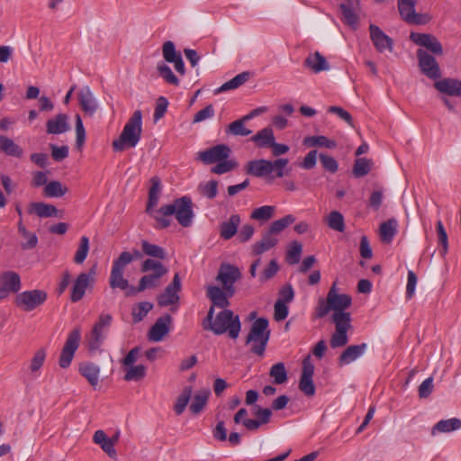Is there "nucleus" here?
<instances>
[{
	"label": "nucleus",
	"mask_w": 461,
	"mask_h": 461,
	"mask_svg": "<svg viewBox=\"0 0 461 461\" xmlns=\"http://www.w3.org/2000/svg\"><path fill=\"white\" fill-rule=\"evenodd\" d=\"M327 296L333 311L331 321L335 325V332L330 338V347L340 348L347 345L348 341L347 333L351 328V314L345 310L351 306L352 299L347 294L337 293V282L332 284Z\"/></svg>",
	"instance_id": "1"
},
{
	"label": "nucleus",
	"mask_w": 461,
	"mask_h": 461,
	"mask_svg": "<svg viewBox=\"0 0 461 461\" xmlns=\"http://www.w3.org/2000/svg\"><path fill=\"white\" fill-rule=\"evenodd\" d=\"M202 325L203 330H211L214 335L227 333L232 339H236L241 330L240 316L229 309L221 310L214 317V309L210 307Z\"/></svg>",
	"instance_id": "2"
},
{
	"label": "nucleus",
	"mask_w": 461,
	"mask_h": 461,
	"mask_svg": "<svg viewBox=\"0 0 461 461\" xmlns=\"http://www.w3.org/2000/svg\"><path fill=\"white\" fill-rule=\"evenodd\" d=\"M142 113L136 110L124 125L118 139L112 143L114 151L135 148L141 138Z\"/></svg>",
	"instance_id": "3"
},
{
	"label": "nucleus",
	"mask_w": 461,
	"mask_h": 461,
	"mask_svg": "<svg viewBox=\"0 0 461 461\" xmlns=\"http://www.w3.org/2000/svg\"><path fill=\"white\" fill-rule=\"evenodd\" d=\"M288 163V158H284L273 161L264 158L250 160L246 165V173L256 177H266L270 180L282 178L285 175V169Z\"/></svg>",
	"instance_id": "4"
},
{
	"label": "nucleus",
	"mask_w": 461,
	"mask_h": 461,
	"mask_svg": "<svg viewBox=\"0 0 461 461\" xmlns=\"http://www.w3.org/2000/svg\"><path fill=\"white\" fill-rule=\"evenodd\" d=\"M268 320L261 317L257 319L251 325L246 338V345H250V352L263 357L266 351L271 331L268 329Z\"/></svg>",
	"instance_id": "5"
},
{
	"label": "nucleus",
	"mask_w": 461,
	"mask_h": 461,
	"mask_svg": "<svg viewBox=\"0 0 461 461\" xmlns=\"http://www.w3.org/2000/svg\"><path fill=\"white\" fill-rule=\"evenodd\" d=\"M160 212L165 215L175 214L178 223L185 228L192 225L194 217L192 199L189 196H182L171 204L161 206Z\"/></svg>",
	"instance_id": "6"
},
{
	"label": "nucleus",
	"mask_w": 461,
	"mask_h": 461,
	"mask_svg": "<svg viewBox=\"0 0 461 461\" xmlns=\"http://www.w3.org/2000/svg\"><path fill=\"white\" fill-rule=\"evenodd\" d=\"M113 317L109 313H101L98 320L94 324L90 334L86 337L87 345L90 350L98 349L111 327Z\"/></svg>",
	"instance_id": "7"
},
{
	"label": "nucleus",
	"mask_w": 461,
	"mask_h": 461,
	"mask_svg": "<svg viewBox=\"0 0 461 461\" xmlns=\"http://www.w3.org/2000/svg\"><path fill=\"white\" fill-rule=\"evenodd\" d=\"M47 299L48 294L46 291L33 289L17 294L14 303L22 311L32 312L45 303Z\"/></svg>",
	"instance_id": "8"
},
{
	"label": "nucleus",
	"mask_w": 461,
	"mask_h": 461,
	"mask_svg": "<svg viewBox=\"0 0 461 461\" xmlns=\"http://www.w3.org/2000/svg\"><path fill=\"white\" fill-rule=\"evenodd\" d=\"M130 259L131 258H127L126 256H123L118 257L113 260L109 277V285L111 288H119L121 290H126L127 292L130 291L131 286L130 285L129 281L123 276L124 269L126 266L129 265Z\"/></svg>",
	"instance_id": "9"
},
{
	"label": "nucleus",
	"mask_w": 461,
	"mask_h": 461,
	"mask_svg": "<svg viewBox=\"0 0 461 461\" xmlns=\"http://www.w3.org/2000/svg\"><path fill=\"white\" fill-rule=\"evenodd\" d=\"M81 339V332L79 328L74 329L68 336V339L61 350L59 365L61 368H68L74 357L79 342Z\"/></svg>",
	"instance_id": "10"
},
{
	"label": "nucleus",
	"mask_w": 461,
	"mask_h": 461,
	"mask_svg": "<svg viewBox=\"0 0 461 461\" xmlns=\"http://www.w3.org/2000/svg\"><path fill=\"white\" fill-rule=\"evenodd\" d=\"M241 277V273L237 267L230 264H221L216 280L222 285V289L229 292V295L235 293L234 284Z\"/></svg>",
	"instance_id": "11"
},
{
	"label": "nucleus",
	"mask_w": 461,
	"mask_h": 461,
	"mask_svg": "<svg viewBox=\"0 0 461 461\" xmlns=\"http://www.w3.org/2000/svg\"><path fill=\"white\" fill-rule=\"evenodd\" d=\"M341 20L344 23L356 30L359 23V13L361 11L359 0H341L339 4Z\"/></svg>",
	"instance_id": "12"
},
{
	"label": "nucleus",
	"mask_w": 461,
	"mask_h": 461,
	"mask_svg": "<svg viewBox=\"0 0 461 461\" xmlns=\"http://www.w3.org/2000/svg\"><path fill=\"white\" fill-rule=\"evenodd\" d=\"M22 281L18 273L5 271L0 274V301L6 299L11 294H19Z\"/></svg>",
	"instance_id": "13"
},
{
	"label": "nucleus",
	"mask_w": 461,
	"mask_h": 461,
	"mask_svg": "<svg viewBox=\"0 0 461 461\" xmlns=\"http://www.w3.org/2000/svg\"><path fill=\"white\" fill-rule=\"evenodd\" d=\"M95 267H91L87 273L83 272L78 275L71 289V302H79L84 297L86 288L95 283Z\"/></svg>",
	"instance_id": "14"
},
{
	"label": "nucleus",
	"mask_w": 461,
	"mask_h": 461,
	"mask_svg": "<svg viewBox=\"0 0 461 461\" xmlns=\"http://www.w3.org/2000/svg\"><path fill=\"white\" fill-rule=\"evenodd\" d=\"M417 57L422 74L430 79H438L441 77L439 65L433 56L420 49L417 51Z\"/></svg>",
	"instance_id": "15"
},
{
	"label": "nucleus",
	"mask_w": 461,
	"mask_h": 461,
	"mask_svg": "<svg viewBox=\"0 0 461 461\" xmlns=\"http://www.w3.org/2000/svg\"><path fill=\"white\" fill-rule=\"evenodd\" d=\"M231 149L225 144H219L205 150L200 151L197 159H200L206 165L214 164L220 160L228 158Z\"/></svg>",
	"instance_id": "16"
},
{
	"label": "nucleus",
	"mask_w": 461,
	"mask_h": 461,
	"mask_svg": "<svg viewBox=\"0 0 461 461\" xmlns=\"http://www.w3.org/2000/svg\"><path fill=\"white\" fill-rule=\"evenodd\" d=\"M172 317L169 314L159 317L149 330L148 338L150 341L159 342L170 330Z\"/></svg>",
	"instance_id": "17"
},
{
	"label": "nucleus",
	"mask_w": 461,
	"mask_h": 461,
	"mask_svg": "<svg viewBox=\"0 0 461 461\" xmlns=\"http://www.w3.org/2000/svg\"><path fill=\"white\" fill-rule=\"evenodd\" d=\"M410 39L417 45L422 46L436 55L443 54V48L432 34L411 32Z\"/></svg>",
	"instance_id": "18"
},
{
	"label": "nucleus",
	"mask_w": 461,
	"mask_h": 461,
	"mask_svg": "<svg viewBox=\"0 0 461 461\" xmlns=\"http://www.w3.org/2000/svg\"><path fill=\"white\" fill-rule=\"evenodd\" d=\"M181 288L179 275L175 274L172 282L167 286L165 292L158 297V303L160 306H167L179 300L178 292Z\"/></svg>",
	"instance_id": "19"
},
{
	"label": "nucleus",
	"mask_w": 461,
	"mask_h": 461,
	"mask_svg": "<svg viewBox=\"0 0 461 461\" xmlns=\"http://www.w3.org/2000/svg\"><path fill=\"white\" fill-rule=\"evenodd\" d=\"M28 212L41 218H63V211L59 210L55 205L43 202H33L29 204Z\"/></svg>",
	"instance_id": "20"
},
{
	"label": "nucleus",
	"mask_w": 461,
	"mask_h": 461,
	"mask_svg": "<svg viewBox=\"0 0 461 461\" xmlns=\"http://www.w3.org/2000/svg\"><path fill=\"white\" fill-rule=\"evenodd\" d=\"M369 31L370 38L377 51H392L393 40L388 35H386L378 26L375 24H370Z\"/></svg>",
	"instance_id": "21"
},
{
	"label": "nucleus",
	"mask_w": 461,
	"mask_h": 461,
	"mask_svg": "<svg viewBox=\"0 0 461 461\" xmlns=\"http://www.w3.org/2000/svg\"><path fill=\"white\" fill-rule=\"evenodd\" d=\"M206 294L207 297L211 300V307H213V309H215V307H219L224 310L227 309V307L230 304L229 298L232 295H229V292L221 289L219 286L209 285L207 287Z\"/></svg>",
	"instance_id": "22"
},
{
	"label": "nucleus",
	"mask_w": 461,
	"mask_h": 461,
	"mask_svg": "<svg viewBox=\"0 0 461 461\" xmlns=\"http://www.w3.org/2000/svg\"><path fill=\"white\" fill-rule=\"evenodd\" d=\"M416 0H398V10L401 17L407 23L420 24V15L415 12Z\"/></svg>",
	"instance_id": "23"
},
{
	"label": "nucleus",
	"mask_w": 461,
	"mask_h": 461,
	"mask_svg": "<svg viewBox=\"0 0 461 461\" xmlns=\"http://www.w3.org/2000/svg\"><path fill=\"white\" fill-rule=\"evenodd\" d=\"M78 101L81 109L90 116H92L98 109V104L87 86H84L78 92Z\"/></svg>",
	"instance_id": "24"
},
{
	"label": "nucleus",
	"mask_w": 461,
	"mask_h": 461,
	"mask_svg": "<svg viewBox=\"0 0 461 461\" xmlns=\"http://www.w3.org/2000/svg\"><path fill=\"white\" fill-rule=\"evenodd\" d=\"M278 241L279 239L277 237H274L268 232L264 231L261 239L252 245L251 255L254 257H258L276 247Z\"/></svg>",
	"instance_id": "25"
},
{
	"label": "nucleus",
	"mask_w": 461,
	"mask_h": 461,
	"mask_svg": "<svg viewBox=\"0 0 461 461\" xmlns=\"http://www.w3.org/2000/svg\"><path fill=\"white\" fill-rule=\"evenodd\" d=\"M434 87L440 93L452 96H461V81L444 78L434 83Z\"/></svg>",
	"instance_id": "26"
},
{
	"label": "nucleus",
	"mask_w": 461,
	"mask_h": 461,
	"mask_svg": "<svg viewBox=\"0 0 461 461\" xmlns=\"http://www.w3.org/2000/svg\"><path fill=\"white\" fill-rule=\"evenodd\" d=\"M303 65L316 74L330 68V65L325 57L318 51L309 54L304 59Z\"/></svg>",
	"instance_id": "27"
},
{
	"label": "nucleus",
	"mask_w": 461,
	"mask_h": 461,
	"mask_svg": "<svg viewBox=\"0 0 461 461\" xmlns=\"http://www.w3.org/2000/svg\"><path fill=\"white\" fill-rule=\"evenodd\" d=\"M366 348V343L348 347L339 357V366L348 365L355 361L365 353Z\"/></svg>",
	"instance_id": "28"
},
{
	"label": "nucleus",
	"mask_w": 461,
	"mask_h": 461,
	"mask_svg": "<svg viewBox=\"0 0 461 461\" xmlns=\"http://www.w3.org/2000/svg\"><path fill=\"white\" fill-rule=\"evenodd\" d=\"M461 429V420L451 418L438 421L431 429V435L436 436L440 433H450Z\"/></svg>",
	"instance_id": "29"
},
{
	"label": "nucleus",
	"mask_w": 461,
	"mask_h": 461,
	"mask_svg": "<svg viewBox=\"0 0 461 461\" xmlns=\"http://www.w3.org/2000/svg\"><path fill=\"white\" fill-rule=\"evenodd\" d=\"M93 441L101 447L104 452H105L111 458H117V452L114 448V445L106 436L105 432L102 429L96 430L93 436Z\"/></svg>",
	"instance_id": "30"
},
{
	"label": "nucleus",
	"mask_w": 461,
	"mask_h": 461,
	"mask_svg": "<svg viewBox=\"0 0 461 461\" xmlns=\"http://www.w3.org/2000/svg\"><path fill=\"white\" fill-rule=\"evenodd\" d=\"M240 224V217L238 214H232L228 221H223L220 226V236L225 240L231 239L238 231Z\"/></svg>",
	"instance_id": "31"
},
{
	"label": "nucleus",
	"mask_w": 461,
	"mask_h": 461,
	"mask_svg": "<svg viewBox=\"0 0 461 461\" xmlns=\"http://www.w3.org/2000/svg\"><path fill=\"white\" fill-rule=\"evenodd\" d=\"M47 132L50 134H60L69 130L68 116L64 113L58 114L55 118L47 122Z\"/></svg>",
	"instance_id": "32"
},
{
	"label": "nucleus",
	"mask_w": 461,
	"mask_h": 461,
	"mask_svg": "<svg viewBox=\"0 0 461 461\" xmlns=\"http://www.w3.org/2000/svg\"><path fill=\"white\" fill-rule=\"evenodd\" d=\"M161 276H157V274H150L143 276L138 284L137 287L131 286L130 291L126 292V295H133L137 293L142 292L147 288H153L158 285V280Z\"/></svg>",
	"instance_id": "33"
},
{
	"label": "nucleus",
	"mask_w": 461,
	"mask_h": 461,
	"mask_svg": "<svg viewBox=\"0 0 461 461\" xmlns=\"http://www.w3.org/2000/svg\"><path fill=\"white\" fill-rule=\"evenodd\" d=\"M0 151L14 158H21L23 155V149L12 139L5 135H0Z\"/></svg>",
	"instance_id": "34"
},
{
	"label": "nucleus",
	"mask_w": 461,
	"mask_h": 461,
	"mask_svg": "<svg viewBox=\"0 0 461 461\" xmlns=\"http://www.w3.org/2000/svg\"><path fill=\"white\" fill-rule=\"evenodd\" d=\"M79 373L88 381V383L95 387L99 383L100 368L93 363H83L79 366Z\"/></svg>",
	"instance_id": "35"
},
{
	"label": "nucleus",
	"mask_w": 461,
	"mask_h": 461,
	"mask_svg": "<svg viewBox=\"0 0 461 461\" xmlns=\"http://www.w3.org/2000/svg\"><path fill=\"white\" fill-rule=\"evenodd\" d=\"M398 222L394 218L383 222L379 228L380 239L384 243H391L397 233Z\"/></svg>",
	"instance_id": "36"
},
{
	"label": "nucleus",
	"mask_w": 461,
	"mask_h": 461,
	"mask_svg": "<svg viewBox=\"0 0 461 461\" xmlns=\"http://www.w3.org/2000/svg\"><path fill=\"white\" fill-rule=\"evenodd\" d=\"M274 131L270 127H266L258 131L252 138L251 140L258 148H270L275 140Z\"/></svg>",
	"instance_id": "37"
},
{
	"label": "nucleus",
	"mask_w": 461,
	"mask_h": 461,
	"mask_svg": "<svg viewBox=\"0 0 461 461\" xmlns=\"http://www.w3.org/2000/svg\"><path fill=\"white\" fill-rule=\"evenodd\" d=\"M250 77V73L249 71H244L240 74L236 75L233 78L230 80L225 82L222 84L220 87H218L214 93L220 94L222 92H226L229 90L237 89L243 84H245Z\"/></svg>",
	"instance_id": "38"
},
{
	"label": "nucleus",
	"mask_w": 461,
	"mask_h": 461,
	"mask_svg": "<svg viewBox=\"0 0 461 461\" xmlns=\"http://www.w3.org/2000/svg\"><path fill=\"white\" fill-rule=\"evenodd\" d=\"M151 186L149 190V200L147 203L146 212L147 213H151V210L157 206L158 203L159 194L161 192V183L160 179L157 176H154L150 180Z\"/></svg>",
	"instance_id": "39"
},
{
	"label": "nucleus",
	"mask_w": 461,
	"mask_h": 461,
	"mask_svg": "<svg viewBox=\"0 0 461 461\" xmlns=\"http://www.w3.org/2000/svg\"><path fill=\"white\" fill-rule=\"evenodd\" d=\"M68 187L64 186L59 181L52 180L43 188V195L49 198L62 197L68 193Z\"/></svg>",
	"instance_id": "40"
},
{
	"label": "nucleus",
	"mask_w": 461,
	"mask_h": 461,
	"mask_svg": "<svg viewBox=\"0 0 461 461\" xmlns=\"http://www.w3.org/2000/svg\"><path fill=\"white\" fill-rule=\"evenodd\" d=\"M294 221V216L292 214L285 215L281 219L274 221L266 231L274 237H277L279 233Z\"/></svg>",
	"instance_id": "41"
},
{
	"label": "nucleus",
	"mask_w": 461,
	"mask_h": 461,
	"mask_svg": "<svg viewBox=\"0 0 461 461\" xmlns=\"http://www.w3.org/2000/svg\"><path fill=\"white\" fill-rule=\"evenodd\" d=\"M303 145L306 147H324L327 149H335L337 142L328 139L326 136H309L303 139Z\"/></svg>",
	"instance_id": "42"
},
{
	"label": "nucleus",
	"mask_w": 461,
	"mask_h": 461,
	"mask_svg": "<svg viewBox=\"0 0 461 461\" xmlns=\"http://www.w3.org/2000/svg\"><path fill=\"white\" fill-rule=\"evenodd\" d=\"M210 393V391L207 389H203L196 393V394L194 397L193 402L189 407L193 414H199L203 410L207 403Z\"/></svg>",
	"instance_id": "43"
},
{
	"label": "nucleus",
	"mask_w": 461,
	"mask_h": 461,
	"mask_svg": "<svg viewBox=\"0 0 461 461\" xmlns=\"http://www.w3.org/2000/svg\"><path fill=\"white\" fill-rule=\"evenodd\" d=\"M246 122H248V120H245L244 116L234 121L227 126L225 132L232 136L250 135L252 131L245 126Z\"/></svg>",
	"instance_id": "44"
},
{
	"label": "nucleus",
	"mask_w": 461,
	"mask_h": 461,
	"mask_svg": "<svg viewBox=\"0 0 461 461\" xmlns=\"http://www.w3.org/2000/svg\"><path fill=\"white\" fill-rule=\"evenodd\" d=\"M373 161L366 158H357L353 165L352 173L356 177H363L369 174L373 167Z\"/></svg>",
	"instance_id": "45"
},
{
	"label": "nucleus",
	"mask_w": 461,
	"mask_h": 461,
	"mask_svg": "<svg viewBox=\"0 0 461 461\" xmlns=\"http://www.w3.org/2000/svg\"><path fill=\"white\" fill-rule=\"evenodd\" d=\"M142 253L158 259H165L167 253L165 249L156 244H152L147 240H141Z\"/></svg>",
	"instance_id": "46"
},
{
	"label": "nucleus",
	"mask_w": 461,
	"mask_h": 461,
	"mask_svg": "<svg viewBox=\"0 0 461 461\" xmlns=\"http://www.w3.org/2000/svg\"><path fill=\"white\" fill-rule=\"evenodd\" d=\"M192 393V387L186 386L184 388L182 393L177 396L176 403L174 405V411L176 415H181L184 412L190 401Z\"/></svg>",
	"instance_id": "47"
},
{
	"label": "nucleus",
	"mask_w": 461,
	"mask_h": 461,
	"mask_svg": "<svg viewBox=\"0 0 461 461\" xmlns=\"http://www.w3.org/2000/svg\"><path fill=\"white\" fill-rule=\"evenodd\" d=\"M124 374L123 379L125 381H140L146 376L147 368L143 365H131L128 366Z\"/></svg>",
	"instance_id": "48"
},
{
	"label": "nucleus",
	"mask_w": 461,
	"mask_h": 461,
	"mask_svg": "<svg viewBox=\"0 0 461 461\" xmlns=\"http://www.w3.org/2000/svg\"><path fill=\"white\" fill-rule=\"evenodd\" d=\"M140 270L144 273L153 271V274H157V276H163L167 273V268L162 263L151 258L143 261Z\"/></svg>",
	"instance_id": "49"
},
{
	"label": "nucleus",
	"mask_w": 461,
	"mask_h": 461,
	"mask_svg": "<svg viewBox=\"0 0 461 461\" xmlns=\"http://www.w3.org/2000/svg\"><path fill=\"white\" fill-rule=\"evenodd\" d=\"M328 226L336 231L343 232L345 230V221L343 215L338 212H331L326 219Z\"/></svg>",
	"instance_id": "50"
},
{
	"label": "nucleus",
	"mask_w": 461,
	"mask_h": 461,
	"mask_svg": "<svg viewBox=\"0 0 461 461\" xmlns=\"http://www.w3.org/2000/svg\"><path fill=\"white\" fill-rule=\"evenodd\" d=\"M269 375L274 379L276 384H282L287 380V371L285 364L282 362L273 365L269 371Z\"/></svg>",
	"instance_id": "51"
},
{
	"label": "nucleus",
	"mask_w": 461,
	"mask_h": 461,
	"mask_svg": "<svg viewBox=\"0 0 461 461\" xmlns=\"http://www.w3.org/2000/svg\"><path fill=\"white\" fill-rule=\"evenodd\" d=\"M152 308H153V303H151L149 302H141V303H139L138 304H136L132 308V312H131L133 321L135 323L141 321L147 316L149 312H150L152 310Z\"/></svg>",
	"instance_id": "52"
},
{
	"label": "nucleus",
	"mask_w": 461,
	"mask_h": 461,
	"mask_svg": "<svg viewBox=\"0 0 461 461\" xmlns=\"http://www.w3.org/2000/svg\"><path fill=\"white\" fill-rule=\"evenodd\" d=\"M158 75L167 83L173 86H179L180 81L177 77L172 72L171 68L165 64L164 62H160L157 67Z\"/></svg>",
	"instance_id": "53"
},
{
	"label": "nucleus",
	"mask_w": 461,
	"mask_h": 461,
	"mask_svg": "<svg viewBox=\"0 0 461 461\" xmlns=\"http://www.w3.org/2000/svg\"><path fill=\"white\" fill-rule=\"evenodd\" d=\"M275 212V207L271 205H264L255 209L250 218L257 221H267L270 220Z\"/></svg>",
	"instance_id": "54"
},
{
	"label": "nucleus",
	"mask_w": 461,
	"mask_h": 461,
	"mask_svg": "<svg viewBox=\"0 0 461 461\" xmlns=\"http://www.w3.org/2000/svg\"><path fill=\"white\" fill-rule=\"evenodd\" d=\"M88 251H89V240L86 236H83L80 239L79 247L76 251V254L74 257V262L78 265L82 264L86 260V258L88 255Z\"/></svg>",
	"instance_id": "55"
},
{
	"label": "nucleus",
	"mask_w": 461,
	"mask_h": 461,
	"mask_svg": "<svg viewBox=\"0 0 461 461\" xmlns=\"http://www.w3.org/2000/svg\"><path fill=\"white\" fill-rule=\"evenodd\" d=\"M199 193L207 197L208 199H213L217 195L218 192V182L215 180H211L204 184H200L198 185Z\"/></svg>",
	"instance_id": "56"
},
{
	"label": "nucleus",
	"mask_w": 461,
	"mask_h": 461,
	"mask_svg": "<svg viewBox=\"0 0 461 461\" xmlns=\"http://www.w3.org/2000/svg\"><path fill=\"white\" fill-rule=\"evenodd\" d=\"M303 250L302 244L298 241H292L287 250L286 258L289 264H297Z\"/></svg>",
	"instance_id": "57"
},
{
	"label": "nucleus",
	"mask_w": 461,
	"mask_h": 461,
	"mask_svg": "<svg viewBox=\"0 0 461 461\" xmlns=\"http://www.w3.org/2000/svg\"><path fill=\"white\" fill-rule=\"evenodd\" d=\"M237 167L238 164L235 160H228V158H225L217 162L216 165L211 168V171L213 174L221 175L231 171Z\"/></svg>",
	"instance_id": "58"
},
{
	"label": "nucleus",
	"mask_w": 461,
	"mask_h": 461,
	"mask_svg": "<svg viewBox=\"0 0 461 461\" xmlns=\"http://www.w3.org/2000/svg\"><path fill=\"white\" fill-rule=\"evenodd\" d=\"M437 233L438 238V243L441 246L440 253L445 256L448 250V239L447 231L441 221H437Z\"/></svg>",
	"instance_id": "59"
},
{
	"label": "nucleus",
	"mask_w": 461,
	"mask_h": 461,
	"mask_svg": "<svg viewBox=\"0 0 461 461\" xmlns=\"http://www.w3.org/2000/svg\"><path fill=\"white\" fill-rule=\"evenodd\" d=\"M162 54L163 58L167 62H173L179 55V52H176V46L173 41H167L164 42L162 46Z\"/></svg>",
	"instance_id": "60"
},
{
	"label": "nucleus",
	"mask_w": 461,
	"mask_h": 461,
	"mask_svg": "<svg viewBox=\"0 0 461 461\" xmlns=\"http://www.w3.org/2000/svg\"><path fill=\"white\" fill-rule=\"evenodd\" d=\"M330 311H332L331 305L329 303L328 296L326 299L321 298L318 301L317 306L314 311V318L321 319L325 317Z\"/></svg>",
	"instance_id": "61"
},
{
	"label": "nucleus",
	"mask_w": 461,
	"mask_h": 461,
	"mask_svg": "<svg viewBox=\"0 0 461 461\" xmlns=\"http://www.w3.org/2000/svg\"><path fill=\"white\" fill-rule=\"evenodd\" d=\"M319 158L325 170L330 173H336L338 171L339 164L333 157L321 153Z\"/></svg>",
	"instance_id": "62"
},
{
	"label": "nucleus",
	"mask_w": 461,
	"mask_h": 461,
	"mask_svg": "<svg viewBox=\"0 0 461 461\" xmlns=\"http://www.w3.org/2000/svg\"><path fill=\"white\" fill-rule=\"evenodd\" d=\"M279 270L276 259H271L259 276V280L265 282L272 278Z\"/></svg>",
	"instance_id": "63"
},
{
	"label": "nucleus",
	"mask_w": 461,
	"mask_h": 461,
	"mask_svg": "<svg viewBox=\"0 0 461 461\" xmlns=\"http://www.w3.org/2000/svg\"><path fill=\"white\" fill-rule=\"evenodd\" d=\"M46 358V350L44 348L38 349L32 358L30 369L35 373L42 366Z\"/></svg>",
	"instance_id": "64"
}]
</instances>
